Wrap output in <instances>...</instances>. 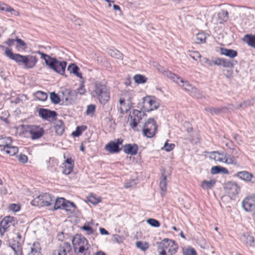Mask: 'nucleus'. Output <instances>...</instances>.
<instances>
[{"label":"nucleus","mask_w":255,"mask_h":255,"mask_svg":"<svg viewBox=\"0 0 255 255\" xmlns=\"http://www.w3.org/2000/svg\"><path fill=\"white\" fill-rule=\"evenodd\" d=\"M157 244L159 255H173L178 249V246L175 244V241L169 239H164Z\"/></svg>","instance_id":"20e7f679"},{"label":"nucleus","mask_w":255,"mask_h":255,"mask_svg":"<svg viewBox=\"0 0 255 255\" xmlns=\"http://www.w3.org/2000/svg\"><path fill=\"white\" fill-rule=\"evenodd\" d=\"M241 240L244 244L249 246H252L254 242V237L248 233L243 234Z\"/></svg>","instance_id":"393cba45"},{"label":"nucleus","mask_w":255,"mask_h":255,"mask_svg":"<svg viewBox=\"0 0 255 255\" xmlns=\"http://www.w3.org/2000/svg\"><path fill=\"white\" fill-rule=\"evenodd\" d=\"M72 241L74 251L77 255H90V245L83 236L77 234Z\"/></svg>","instance_id":"f03ea898"},{"label":"nucleus","mask_w":255,"mask_h":255,"mask_svg":"<svg viewBox=\"0 0 255 255\" xmlns=\"http://www.w3.org/2000/svg\"><path fill=\"white\" fill-rule=\"evenodd\" d=\"M15 41L17 43V47H19L22 50H24L26 48V45L24 41L20 38H16Z\"/></svg>","instance_id":"5fc2aeb1"},{"label":"nucleus","mask_w":255,"mask_h":255,"mask_svg":"<svg viewBox=\"0 0 255 255\" xmlns=\"http://www.w3.org/2000/svg\"><path fill=\"white\" fill-rule=\"evenodd\" d=\"M159 187L161 190L165 192L167 188L166 175L164 174V171L162 172L161 179L159 183Z\"/></svg>","instance_id":"ea45409f"},{"label":"nucleus","mask_w":255,"mask_h":255,"mask_svg":"<svg viewBox=\"0 0 255 255\" xmlns=\"http://www.w3.org/2000/svg\"><path fill=\"white\" fill-rule=\"evenodd\" d=\"M67 70L70 72V73H73L79 78L82 79L83 77L82 73L79 72L80 69L79 67L75 63L70 64L68 66Z\"/></svg>","instance_id":"412c9836"},{"label":"nucleus","mask_w":255,"mask_h":255,"mask_svg":"<svg viewBox=\"0 0 255 255\" xmlns=\"http://www.w3.org/2000/svg\"><path fill=\"white\" fill-rule=\"evenodd\" d=\"M105 149L109 152L113 153L119 152L122 149V147L118 146L115 141H111L105 146Z\"/></svg>","instance_id":"f3484780"},{"label":"nucleus","mask_w":255,"mask_h":255,"mask_svg":"<svg viewBox=\"0 0 255 255\" xmlns=\"http://www.w3.org/2000/svg\"><path fill=\"white\" fill-rule=\"evenodd\" d=\"M183 253L184 255H197L195 250L191 247L184 249Z\"/></svg>","instance_id":"de8ad7c7"},{"label":"nucleus","mask_w":255,"mask_h":255,"mask_svg":"<svg viewBox=\"0 0 255 255\" xmlns=\"http://www.w3.org/2000/svg\"><path fill=\"white\" fill-rule=\"evenodd\" d=\"M108 54L112 57L122 60L123 58V54L116 48L111 47L107 49Z\"/></svg>","instance_id":"6ab92c4d"},{"label":"nucleus","mask_w":255,"mask_h":255,"mask_svg":"<svg viewBox=\"0 0 255 255\" xmlns=\"http://www.w3.org/2000/svg\"><path fill=\"white\" fill-rule=\"evenodd\" d=\"M190 95L196 98H202L203 96L201 91L195 87H194L193 90L190 92Z\"/></svg>","instance_id":"49530a36"},{"label":"nucleus","mask_w":255,"mask_h":255,"mask_svg":"<svg viewBox=\"0 0 255 255\" xmlns=\"http://www.w3.org/2000/svg\"><path fill=\"white\" fill-rule=\"evenodd\" d=\"M62 164L67 165H74V161L71 158H68L66 159L65 162Z\"/></svg>","instance_id":"774afa93"},{"label":"nucleus","mask_w":255,"mask_h":255,"mask_svg":"<svg viewBox=\"0 0 255 255\" xmlns=\"http://www.w3.org/2000/svg\"><path fill=\"white\" fill-rule=\"evenodd\" d=\"M196 42L198 43H204L206 39V35L204 33H198L196 35Z\"/></svg>","instance_id":"09e8293b"},{"label":"nucleus","mask_w":255,"mask_h":255,"mask_svg":"<svg viewBox=\"0 0 255 255\" xmlns=\"http://www.w3.org/2000/svg\"><path fill=\"white\" fill-rule=\"evenodd\" d=\"M237 158L231 154L225 153V162L227 164L237 165L238 164L237 162Z\"/></svg>","instance_id":"58836bf2"},{"label":"nucleus","mask_w":255,"mask_h":255,"mask_svg":"<svg viewBox=\"0 0 255 255\" xmlns=\"http://www.w3.org/2000/svg\"><path fill=\"white\" fill-rule=\"evenodd\" d=\"M43 202L41 195L32 200L31 202V204L34 206L43 207L44 206Z\"/></svg>","instance_id":"a19ab883"},{"label":"nucleus","mask_w":255,"mask_h":255,"mask_svg":"<svg viewBox=\"0 0 255 255\" xmlns=\"http://www.w3.org/2000/svg\"><path fill=\"white\" fill-rule=\"evenodd\" d=\"M243 40L248 45L255 48V35L246 34L244 36Z\"/></svg>","instance_id":"c85d7f7f"},{"label":"nucleus","mask_w":255,"mask_h":255,"mask_svg":"<svg viewBox=\"0 0 255 255\" xmlns=\"http://www.w3.org/2000/svg\"><path fill=\"white\" fill-rule=\"evenodd\" d=\"M16 222L17 221L14 217L9 216H6L0 222V228H2L3 232H5L6 229L10 226H14Z\"/></svg>","instance_id":"4468645a"},{"label":"nucleus","mask_w":255,"mask_h":255,"mask_svg":"<svg viewBox=\"0 0 255 255\" xmlns=\"http://www.w3.org/2000/svg\"><path fill=\"white\" fill-rule=\"evenodd\" d=\"M76 209V206L73 202L65 200L63 209L71 214L75 211Z\"/></svg>","instance_id":"4be33fe9"},{"label":"nucleus","mask_w":255,"mask_h":255,"mask_svg":"<svg viewBox=\"0 0 255 255\" xmlns=\"http://www.w3.org/2000/svg\"><path fill=\"white\" fill-rule=\"evenodd\" d=\"M242 207L247 212H251L255 209V195L247 197L242 202Z\"/></svg>","instance_id":"9d476101"},{"label":"nucleus","mask_w":255,"mask_h":255,"mask_svg":"<svg viewBox=\"0 0 255 255\" xmlns=\"http://www.w3.org/2000/svg\"><path fill=\"white\" fill-rule=\"evenodd\" d=\"M229 149L232 150L231 154L234 156L236 158H238L240 156L239 148H236L234 147L229 146Z\"/></svg>","instance_id":"13d9d810"},{"label":"nucleus","mask_w":255,"mask_h":255,"mask_svg":"<svg viewBox=\"0 0 255 255\" xmlns=\"http://www.w3.org/2000/svg\"><path fill=\"white\" fill-rule=\"evenodd\" d=\"M38 113L40 117L43 120L46 121H48L50 118L55 121L57 116V114L55 111L44 108H40L38 111Z\"/></svg>","instance_id":"1a4fd4ad"},{"label":"nucleus","mask_w":255,"mask_h":255,"mask_svg":"<svg viewBox=\"0 0 255 255\" xmlns=\"http://www.w3.org/2000/svg\"><path fill=\"white\" fill-rule=\"evenodd\" d=\"M136 246L137 248L140 249L143 251H145L148 248L147 243L145 242L143 243L141 241L136 242Z\"/></svg>","instance_id":"603ef678"},{"label":"nucleus","mask_w":255,"mask_h":255,"mask_svg":"<svg viewBox=\"0 0 255 255\" xmlns=\"http://www.w3.org/2000/svg\"><path fill=\"white\" fill-rule=\"evenodd\" d=\"M50 98L51 102L54 104H59L60 102V98L59 96L55 92L50 93Z\"/></svg>","instance_id":"a18cd8bd"},{"label":"nucleus","mask_w":255,"mask_h":255,"mask_svg":"<svg viewBox=\"0 0 255 255\" xmlns=\"http://www.w3.org/2000/svg\"><path fill=\"white\" fill-rule=\"evenodd\" d=\"M28 158L26 155L21 154L19 156L18 160L22 163H26L27 161Z\"/></svg>","instance_id":"680f3d73"},{"label":"nucleus","mask_w":255,"mask_h":255,"mask_svg":"<svg viewBox=\"0 0 255 255\" xmlns=\"http://www.w3.org/2000/svg\"><path fill=\"white\" fill-rule=\"evenodd\" d=\"M72 250L70 243L64 242L61 244L57 250V255H68Z\"/></svg>","instance_id":"2eb2a0df"},{"label":"nucleus","mask_w":255,"mask_h":255,"mask_svg":"<svg viewBox=\"0 0 255 255\" xmlns=\"http://www.w3.org/2000/svg\"><path fill=\"white\" fill-rule=\"evenodd\" d=\"M147 223L150 226L154 227H159L160 226V223L159 221L154 219H148L147 220Z\"/></svg>","instance_id":"864d4df0"},{"label":"nucleus","mask_w":255,"mask_h":255,"mask_svg":"<svg viewBox=\"0 0 255 255\" xmlns=\"http://www.w3.org/2000/svg\"><path fill=\"white\" fill-rule=\"evenodd\" d=\"M137 150L138 146L135 143L126 144L124 146V151L128 154L134 155L137 153Z\"/></svg>","instance_id":"dca6fc26"},{"label":"nucleus","mask_w":255,"mask_h":255,"mask_svg":"<svg viewBox=\"0 0 255 255\" xmlns=\"http://www.w3.org/2000/svg\"><path fill=\"white\" fill-rule=\"evenodd\" d=\"M189 55L193 59L196 61H197L198 58H200L201 57L199 52L196 51L191 52Z\"/></svg>","instance_id":"bf43d9fd"},{"label":"nucleus","mask_w":255,"mask_h":255,"mask_svg":"<svg viewBox=\"0 0 255 255\" xmlns=\"http://www.w3.org/2000/svg\"><path fill=\"white\" fill-rule=\"evenodd\" d=\"M211 156L216 161L225 162V153L224 152L220 153L219 151H213Z\"/></svg>","instance_id":"cd10ccee"},{"label":"nucleus","mask_w":255,"mask_h":255,"mask_svg":"<svg viewBox=\"0 0 255 255\" xmlns=\"http://www.w3.org/2000/svg\"><path fill=\"white\" fill-rule=\"evenodd\" d=\"M205 111L209 112L212 115H219L220 114L226 112L227 109L226 107L216 108V107H206Z\"/></svg>","instance_id":"a211bd4d"},{"label":"nucleus","mask_w":255,"mask_h":255,"mask_svg":"<svg viewBox=\"0 0 255 255\" xmlns=\"http://www.w3.org/2000/svg\"><path fill=\"white\" fill-rule=\"evenodd\" d=\"M12 139L10 137L0 136V147H5L11 144Z\"/></svg>","instance_id":"473e14b6"},{"label":"nucleus","mask_w":255,"mask_h":255,"mask_svg":"<svg viewBox=\"0 0 255 255\" xmlns=\"http://www.w3.org/2000/svg\"><path fill=\"white\" fill-rule=\"evenodd\" d=\"M35 53H37V54H38L41 55V58L44 60L45 64L47 66H52L53 65V63H50V62H51V59L53 58V57H51L49 55H47V54H46L45 53H44L41 52L39 50L37 51L36 52H35Z\"/></svg>","instance_id":"72a5a7b5"},{"label":"nucleus","mask_w":255,"mask_h":255,"mask_svg":"<svg viewBox=\"0 0 255 255\" xmlns=\"http://www.w3.org/2000/svg\"><path fill=\"white\" fill-rule=\"evenodd\" d=\"M178 81L180 83V84L179 85L181 86L184 90L190 93L191 92V91L194 87L191 84H190L189 82L187 81H184L183 79L181 78V77L178 80Z\"/></svg>","instance_id":"7c9ffc66"},{"label":"nucleus","mask_w":255,"mask_h":255,"mask_svg":"<svg viewBox=\"0 0 255 255\" xmlns=\"http://www.w3.org/2000/svg\"><path fill=\"white\" fill-rule=\"evenodd\" d=\"M0 5V9L1 10L5 11H7V12H12V11L16 12L14 10L13 8H12L10 6L7 5V4L1 2Z\"/></svg>","instance_id":"3c124183"},{"label":"nucleus","mask_w":255,"mask_h":255,"mask_svg":"<svg viewBox=\"0 0 255 255\" xmlns=\"http://www.w3.org/2000/svg\"><path fill=\"white\" fill-rule=\"evenodd\" d=\"M50 63H53L52 66H48L50 69L53 70L54 72L60 75H65V69L67 64L66 61H60L53 57L51 59Z\"/></svg>","instance_id":"423d86ee"},{"label":"nucleus","mask_w":255,"mask_h":255,"mask_svg":"<svg viewBox=\"0 0 255 255\" xmlns=\"http://www.w3.org/2000/svg\"><path fill=\"white\" fill-rule=\"evenodd\" d=\"M222 59L221 58H216L214 59L213 63L215 65L222 66Z\"/></svg>","instance_id":"338daca9"},{"label":"nucleus","mask_w":255,"mask_h":255,"mask_svg":"<svg viewBox=\"0 0 255 255\" xmlns=\"http://www.w3.org/2000/svg\"><path fill=\"white\" fill-rule=\"evenodd\" d=\"M74 167L73 165H67L65 164H62L61 168L63 169L62 172L63 173L68 175L73 170Z\"/></svg>","instance_id":"37998d69"},{"label":"nucleus","mask_w":255,"mask_h":255,"mask_svg":"<svg viewBox=\"0 0 255 255\" xmlns=\"http://www.w3.org/2000/svg\"><path fill=\"white\" fill-rule=\"evenodd\" d=\"M218 18L220 23H223L228 20V12L227 10L222 9L218 13Z\"/></svg>","instance_id":"2f4dec72"},{"label":"nucleus","mask_w":255,"mask_h":255,"mask_svg":"<svg viewBox=\"0 0 255 255\" xmlns=\"http://www.w3.org/2000/svg\"><path fill=\"white\" fill-rule=\"evenodd\" d=\"M235 64L233 61H231L227 59H222V66L226 68H233Z\"/></svg>","instance_id":"8fccbe9b"},{"label":"nucleus","mask_w":255,"mask_h":255,"mask_svg":"<svg viewBox=\"0 0 255 255\" xmlns=\"http://www.w3.org/2000/svg\"><path fill=\"white\" fill-rule=\"evenodd\" d=\"M145 115V114L143 112L138 110H133L132 115L129 116V118L130 119L131 122L129 125L131 128L135 131H138L136 129V128L138 124L140 122L143 116Z\"/></svg>","instance_id":"0eeeda50"},{"label":"nucleus","mask_w":255,"mask_h":255,"mask_svg":"<svg viewBox=\"0 0 255 255\" xmlns=\"http://www.w3.org/2000/svg\"><path fill=\"white\" fill-rule=\"evenodd\" d=\"M96 106L94 105L91 104L87 106L86 114L87 115H93L95 112Z\"/></svg>","instance_id":"6e6d98bb"},{"label":"nucleus","mask_w":255,"mask_h":255,"mask_svg":"<svg viewBox=\"0 0 255 255\" xmlns=\"http://www.w3.org/2000/svg\"><path fill=\"white\" fill-rule=\"evenodd\" d=\"M81 229L87 231L88 235H91L94 233L93 229L88 223L85 224L84 225L81 227Z\"/></svg>","instance_id":"4d7b16f0"},{"label":"nucleus","mask_w":255,"mask_h":255,"mask_svg":"<svg viewBox=\"0 0 255 255\" xmlns=\"http://www.w3.org/2000/svg\"><path fill=\"white\" fill-rule=\"evenodd\" d=\"M133 79L135 83L138 84H143L146 82L147 79L143 75L140 74L135 75Z\"/></svg>","instance_id":"c03bdc74"},{"label":"nucleus","mask_w":255,"mask_h":255,"mask_svg":"<svg viewBox=\"0 0 255 255\" xmlns=\"http://www.w3.org/2000/svg\"><path fill=\"white\" fill-rule=\"evenodd\" d=\"M56 133L58 135H61L64 131V123L62 120H58L56 122L54 126Z\"/></svg>","instance_id":"bb28decb"},{"label":"nucleus","mask_w":255,"mask_h":255,"mask_svg":"<svg viewBox=\"0 0 255 255\" xmlns=\"http://www.w3.org/2000/svg\"><path fill=\"white\" fill-rule=\"evenodd\" d=\"M4 54L19 65H23L25 69L33 68L38 61L37 57L35 55L31 54L22 55L18 53H13L11 50L8 47L5 48Z\"/></svg>","instance_id":"f257e3e1"},{"label":"nucleus","mask_w":255,"mask_h":255,"mask_svg":"<svg viewBox=\"0 0 255 255\" xmlns=\"http://www.w3.org/2000/svg\"><path fill=\"white\" fill-rule=\"evenodd\" d=\"M143 107L147 111H151L158 108L159 104L154 100L151 99L150 97H144L142 98Z\"/></svg>","instance_id":"ddd939ff"},{"label":"nucleus","mask_w":255,"mask_h":255,"mask_svg":"<svg viewBox=\"0 0 255 255\" xmlns=\"http://www.w3.org/2000/svg\"><path fill=\"white\" fill-rule=\"evenodd\" d=\"M27 130L30 134L32 139H36L40 138L44 133V130L40 126L35 125H29L27 126Z\"/></svg>","instance_id":"6e6552de"},{"label":"nucleus","mask_w":255,"mask_h":255,"mask_svg":"<svg viewBox=\"0 0 255 255\" xmlns=\"http://www.w3.org/2000/svg\"><path fill=\"white\" fill-rule=\"evenodd\" d=\"M92 96L96 98L102 105H105L110 100V93L109 88L100 83H96L94 89L92 92Z\"/></svg>","instance_id":"7ed1b4c3"},{"label":"nucleus","mask_w":255,"mask_h":255,"mask_svg":"<svg viewBox=\"0 0 255 255\" xmlns=\"http://www.w3.org/2000/svg\"><path fill=\"white\" fill-rule=\"evenodd\" d=\"M225 188L227 193L233 197L237 195L240 190V188L238 186L237 184L234 182H228L226 184Z\"/></svg>","instance_id":"9b49d317"},{"label":"nucleus","mask_w":255,"mask_h":255,"mask_svg":"<svg viewBox=\"0 0 255 255\" xmlns=\"http://www.w3.org/2000/svg\"><path fill=\"white\" fill-rule=\"evenodd\" d=\"M157 128V126L154 120L149 118L143 126L142 134L148 138H151L155 135Z\"/></svg>","instance_id":"39448f33"},{"label":"nucleus","mask_w":255,"mask_h":255,"mask_svg":"<svg viewBox=\"0 0 255 255\" xmlns=\"http://www.w3.org/2000/svg\"><path fill=\"white\" fill-rule=\"evenodd\" d=\"M164 147L166 151H170L174 148L175 145L173 143L169 144L166 142L164 144Z\"/></svg>","instance_id":"052dcab7"},{"label":"nucleus","mask_w":255,"mask_h":255,"mask_svg":"<svg viewBox=\"0 0 255 255\" xmlns=\"http://www.w3.org/2000/svg\"><path fill=\"white\" fill-rule=\"evenodd\" d=\"M28 255H41V247L38 242H34L30 248Z\"/></svg>","instance_id":"5701e85b"},{"label":"nucleus","mask_w":255,"mask_h":255,"mask_svg":"<svg viewBox=\"0 0 255 255\" xmlns=\"http://www.w3.org/2000/svg\"><path fill=\"white\" fill-rule=\"evenodd\" d=\"M65 199L64 198H57L56 200L54 199L53 202L54 204V210H56L59 209H63Z\"/></svg>","instance_id":"c9c22d12"},{"label":"nucleus","mask_w":255,"mask_h":255,"mask_svg":"<svg viewBox=\"0 0 255 255\" xmlns=\"http://www.w3.org/2000/svg\"><path fill=\"white\" fill-rule=\"evenodd\" d=\"M9 209L13 211L17 212L19 210L20 207L15 204H11L9 206Z\"/></svg>","instance_id":"e2e57ef3"},{"label":"nucleus","mask_w":255,"mask_h":255,"mask_svg":"<svg viewBox=\"0 0 255 255\" xmlns=\"http://www.w3.org/2000/svg\"><path fill=\"white\" fill-rule=\"evenodd\" d=\"M216 183V180L214 179L209 181L204 180L202 181L201 186L204 190H209L213 187Z\"/></svg>","instance_id":"a878e982"},{"label":"nucleus","mask_w":255,"mask_h":255,"mask_svg":"<svg viewBox=\"0 0 255 255\" xmlns=\"http://www.w3.org/2000/svg\"><path fill=\"white\" fill-rule=\"evenodd\" d=\"M220 172L227 174L228 173V170L226 168L220 166H215L211 169V173L212 174H216Z\"/></svg>","instance_id":"4c0bfd02"},{"label":"nucleus","mask_w":255,"mask_h":255,"mask_svg":"<svg viewBox=\"0 0 255 255\" xmlns=\"http://www.w3.org/2000/svg\"><path fill=\"white\" fill-rule=\"evenodd\" d=\"M0 150L4 151L7 154L10 156H13L18 152V149L16 146H12L10 144L7 147L1 148Z\"/></svg>","instance_id":"b1692460"},{"label":"nucleus","mask_w":255,"mask_h":255,"mask_svg":"<svg viewBox=\"0 0 255 255\" xmlns=\"http://www.w3.org/2000/svg\"><path fill=\"white\" fill-rule=\"evenodd\" d=\"M220 51L221 54L228 56L230 58H233L238 55V52L236 50L226 48H221Z\"/></svg>","instance_id":"aec40b11"},{"label":"nucleus","mask_w":255,"mask_h":255,"mask_svg":"<svg viewBox=\"0 0 255 255\" xmlns=\"http://www.w3.org/2000/svg\"><path fill=\"white\" fill-rule=\"evenodd\" d=\"M233 138L235 141H237L238 144H241L242 143V140L241 139L240 136L237 133L233 134Z\"/></svg>","instance_id":"69168bd1"},{"label":"nucleus","mask_w":255,"mask_h":255,"mask_svg":"<svg viewBox=\"0 0 255 255\" xmlns=\"http://www.w3.org/2000/svg\"><path fill=\"white\" fill-rule=\"evenodd\" d=\"M34 95L36 98L39 101H44L47 98V94L41 91H38L36 92L34 94Z\"/></svg>","instance_id":"79ce46f5"},{"label":"nucleus","mask_w":255,"mask_h":255,"mask_svg":"<svg viewBox=\"0 0 255 255\" xmlns=\"http://www.w3.org/2000/svg\"><path fill=\"white\" fill-rule=\"evenodd\" d=\"M235 176L246 182H251L252 183H255V176L247 171L238 172Z\"/></svg>","instance_id":"f8f14e48"},{"label":"nucleus","mask_w":255,"mask_h":255,"mask_svg":"<svg viewBox=\"0 0 255 255\" xmlns=\"http://www.w3.org/2000/svg\"><path fill=\"white\" fill-rule=\"evenodd\" d=\"M163 73L164 75H165L167 77L170 78V79L172 80L174 82H176L177 84H180L179 82L178 81V80L180 78V77L174 74V73H172L171 72H170L168 70L164 71Z\"/></svg>","instance_id":"e433bc0d"},{"label":"nucleus","mask_w":255,"mask_h":255,"mask_svg":"<svg viewBox=\"0 0 255 255\" xmlns=\"http://www.w3.org/2000/svg\"><path fill=\"white\" fill-rule=\"evenodd\" d=\"M81 128H76V129L74 131L72 134L75 137H78L82 134L81 130H80Z\"/></svg>","instance_id":"0e129e2a"},{"label":"nucleus","mask_w":255,"mask_h":255,"mask_svg":"<svg viewBox=\"0 0 255 255\" xmlns=\"http://www.w3.org/2000/svg\"><path fill=\"white\" fill-rule=\"evenodd\" d=\"M11 248L14 252V255H22V247L18 242L12 244Z\"/></svg>","instance_id":"f704fd0d"},{"label":"nucleus","mask_w":255,"mask_h":255,"mask_svg":"<svg viewBox=\"0 0 255 255\" xmlns=\"http://www.w3.org/2000/svg\"><path fill=\"white\" fill-rule=\"evenodd\" d=\"M41 198L43 200V203H44V206H48L53 204V202L54 201V198H53L51 195L49 193H45L41 195Z\"/></svg>","instance_id":"c756f323"}]
</instances>
